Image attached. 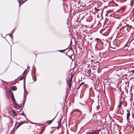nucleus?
Segmentation results:
<instances>
[{
	"instance_id": "nucleus-1",
	"label": "nucleus",
	"mask_w": 134,
	"mask_h": 134,
	"mask_svg": "<svg viewBox=\"0 0 134 134\" xmlns=\"http://www.w3.org/2000/svg\"><path fill=\"white\" fill-rule=\"evenodd\" d=\"M125 24L126 25H125V26L122 27L120 29L117 35V36L120 37L121 39L125 37L129 30V28L127 26V25L129 26V25L126 23H125Z\"/></svg>"
},
{
	"instance_id": "nucleus-2",
	"label": "nucleus",
	"mask_w": 134,
	"mask_h": 134,
	"mask_svg": "<svg viewBox=\"0 0 134 134\" xmlns=\"http://www.w3.org/2000/svg\"><path fill=\"white\" fill-rule=\"evenodd\" d=\"M103 42L100 40H99L96 45V49L98 50L102 49L103 48Z\"/></svg>"
},
{
	"instance_id": "nucleus-3",
	"label": "nucleus",
	"mask_w": 134,
	"mask_h": 134,
	"mask_svg": "<svg viewBox=\"0 0 134 134\" xmlns=\"http://www.w3.org/2000/svg\"><path fill=\"white\" fill-rule=\"evenodd\" d=\"M120 45V43L119 41L117 40H114L112 43L111 47L113 49H116Z\"/></svg>"
},
{
	"instance_id": "nucleus-4",
	"label": "nucleus",
	"mask_w": 134,
	"mask_h": 134,
	"mask_svg": "<svg viewBox=\"0 0 134 134\" xmlns=\"http://www.w3.org/2000/svg\"><path fill=\"white\" fill-rule=\"evenodd\" d=\"M74 54V52L72 50H69L66 53V54L70 58L72 57V56Z\"/></svg>"
},
{
	"instance_id": "nucleus-5",
	"label": "nucleus",
	"mask_w": 134,
	"mask_h": 134,
	"mask_svg": "<svg viewBox=\"0 0 134 134\" xmlns=\"http://www.w3.org/2000/svg\"><path fill=\"white\" fill-rule=\"evenodd\" d=\"M63 8L64 11V12L65 13H66L67 12L69 11L70 10V8L69 7L68 8L66 4H65L64 3H63Z\"/></svg>"
},
{
	"instance_id": "nucleus-6",
	"label": "nucleus",
	"mask_w": 134,
	"mask_h": 134,
	"mask_svg": "<svg viewBox=\"0 0 134 134\" xmlns=\"http://www.w3.org/2000/svg\"><path fill=\"white\" fill-rule=\"evenodd\" d=\"M12 91L10 89L8 90H6L5 91V95L7 98H9V94L11 93L12 92Z\"/></svg>"
},
{
	"instance_id": "nucleus-7",
	"label": "nucleus",
	"mask_w": 134,
	"mask_h": 134,
	"mask_svg": "<svg viewBox=\"0 0 134 134\" xmlns=\"http://www.w3.org/2000/svg\"><path fill=\"white\" fill-rule=\"evenodd\" d=\"M93 102V100H91L88 104V107L90 111H91L90 108H91V109H92V105Z\"/></svg>"
},
{
	"instance_id": "nucleus-8",
	"label": "nucleus",
	"mask_w": 134,
	"mask_h": 134,
	"mask_svg": "<svg viewBox=\"0 0 134 134\" xmlns=\"http://www.w3.org/2000/svg\"><path fill=\"white\" fill-rule=\"evenodd\" d=\"M25 76H22V77H21L20 79L19 80H23V79H24V92H25Z\"/></svg>"
},
{
	"instance_id": "nucleus-9",
	"label": "nucleus",
	"mask_w": 134,
	"mask_h": 134,
	"mask_svg": "<svg viewBox=\"0 0 134 134\" xmlns=\"http://www.w3.org/2000/svg\"><path fill=\"white\" fill-rule=\"evenodd\" d=\"M85 83L84 82H81L79 86V87L78 89H79V88L80 87H81L82 88H83V87H84V86H86L87 85L84 84Z\"/></svg>"
},
{
	"instance_id": "nucleus-10",
	"label": "nucleus",
	"mask_w": 134,
	"mask_h": 134,
	"mask_svg": "<svg viewBox=\"0 0 134 134\" xmlns=\"http://www.w3.org/2000/svg\"><path fill=\"white\" fill-rule=\"evenodd\" d=\"M10 97L11 98L12 100L13 101V102H14V103H15V100L14 98V95L12 92L10 95Z\"/></svg>"
},
{
	"instance_id": "nucleus-11",
	"label": "nucleus",
	"mask_w": 134,
	"mask_h": 134,
	"mask_svg": "<svg viewBox=\"0 0 134 134\" xmlns=\"http://www.w3.org/2000/svg\"><path fill=\"white\" fill-rule=\"evenodd\" d=\"M95 116V118H96L97 119H96V121H98L99 120V119H100L101 118V116L99 114H98V115H94L93 116Z\"/></svg>"
},
{
	"instance_id": "nucleus-12",
	"label": "nucleus",
	"mask_w": 134,
	"mask_h": 134,
	"mask_svg": "<svg viewBox=\"0 0 134 134\" xmlns=\"http://www.w3.org/2000/svg\"><path fill=\"white\" fill-rule=\"evenodd\" d=\"M127 114L126 118L127 121H128L129 119V117L130 115V114L129 111L127 110Z\"/></svg>"
},
{
	"instance_id": "nucleus-13",
	"label": "nucleus",
	"mask_w": 134,
	"mask_h": 134,
	"mask_svg": "<svg viewBox=\"0 0 134 134\" xmlns=\"http://www.w3.org/2000/svg\"><path fill=\"white\" fill-rule=\"evenodd\" d=\"M56 117V116H55L53 119L51 120L47 121L46 123H47L48 125L51 124L52 122Z\"/></svg>"
},
{
	"instance_id": "nucleus-14",
	"label": "nucleus",
	"mask_w": 134,
	"mask_h": 134,
	"mask_svg": "<svg viewBox=\"0 0 134 134\" xmlns=\"http://www.w3.org/2000/svg\"><path fill=\"white\" fill-rule=\"evenodd\" d=\"M110 40L109 39H106L105 40L106 41L105 45L107 46L108 47H109V41Z\"/></svg>"
},
{
	"instance_id": "nucleus-15",
	"label": "nucleus",
	"mask_w": 134,
	"mask_h": 134,
	"mask_svg": "<svg viewBox=\"0 0 134 134\" xmlns=\"http://www.w3.org/2000/svg\"><path fill=\"white\" fill-rule=\"evenodd\" d=\"M13 106L16 109H18L20 107V106L17 103H16L15 102L14 103L13 102Z\"/></svg>"
},
{
	"instance_id": "nucleus-16",
	"label": "nucleus",
	"mask_w": 134,
	"mask_h": 134,
	"mask_svg": "<svg viewBox=\"0 0 134 134\" xmlns=\"http://www.w3.org/2000/svg\"><path fill=\"white\" fill-rule=\"evenodd\" d=\"M11 89L13 91H15L17 89L16 87L15 86H14L11 87Z\"/></svg>"
},
{
	"instance_id": "nucleus-17",
	"label": "nucleus",
	"mask_w": 134,
	"mask_h": 134,
	"mask_svg": "<svg viewBox=\"0 0 134 134\" xmlns=\"http://www.w3.org/2000/svg\"><path fill=\"white\" fill-rule=\"evenodd\" d=\"M69 87L68 89V91H70L71 87V83H69L68 85Z\"/></svg>"
},
{
	"instance_id": "nucleus-18",
	"label": "nucleus",
	"mask_w": 134,
	"mask_h": 134,
	"mask_svg": "<svg viewBox=\"0 0 134 134\" xmlns=\"http://www.w3.org/2000/svg\"><path fill=\"white\" fill-rule=\"evenodd\" d=\"M73 75L71 76L69 80V83H71V82L72 81V79L73 78Z\"/></svg>"
},
{
	"instance_id": "nucleus-19",
	"label": "nucleus",
	"mask_w": 134,
	"mask_h": 134,
	"mask_svg": "<svg viewBox=\"0 0 134 134\" xmlns=\"http://www.w3.org/2000/svg\"><path fill=\"white\" fill-rule=\"evenodd\" d=\"M122 103V102H120L119 103V105L118 106V108H120L121 107V105Z\"/></svg>"
},
{
	"instance_id": "nucleus-20",
	"label": "nucleus",
	"mask_w": 134,
	"mask_h": 134,
	"mask_svg": "<svg viewBox=\"0 0 134 134\" xmlns=\"http://www.w3.org/2000/svg\"><path fill=\"white\" fill-rule=\"evenodd\" d=\"M94 10L96 12V13H98V11L99 10V9L98 8H97L95 7L94 8Z\"/></svg>"
},
{
	"instance_id": "nucleus-21",
	"label": "nucleus",
	"mask_w": 134,
	"mask_h": 134,
	"mask_svg": "<svg viewBox=\"0 0 134 134\" xmlns=\"http://www.w3.org/2000/svg\"><path fill=\"white\" fill-rule=\"evenodd\" d=\"M25 1H21L19 2V6H20L21 4L24 3Z\"/></svg>"
},
{
	"instance_id": "nucleus-22",
	"label": "nucleus",
	"mask_w": 134,
	"mask_h": 134,
	"mask_svg": "<svg viewBox=\"0 0 134 134\" xmlns=\"http://www.w3.org/2000/svg\"><path fill=\"white\" fill-rule=\"evenodd\" d=\"M24 123V122H23V123H20V124H18V125L16 127V129H17L22 124H23Z\"/></svg>"
},
{
	"instance_id": "nucleus-23",
	"label": "nucleus",
	"mask_w": 134,
	"mask_h": 134,
	"mask_svg": "<svg viewBox=\"0 0 134 134\" xmlns=\"http://www.w3.org/2000/svg\"><path fill=\"white\" fill-rule=\"evenodd\" d=\"M60 125H61V123H60V122H58V125L57 126V128L58 129H59L60 127Z\"/></svg>"
},
{
	"instance_id": "nucleus-24",
	"label": "nucleus",
	"mask_w": 134,
	"mask_h": 134,
	"mask_svg": "<svg viewBox=\"0 0 134 134\" xmlns=\"http://www.w3.org/2000/svg\"><path fill=\"white\" fill-rule=\"evenodd\" d=\"M120 114L122 115L124 113V111L123 109H121L120 110Z\"/></svg>"
},
{
	"instance_id": "nucleus-25",
	"label": "nucleus",
	"mask_w": 134,
	"mask_h": 134,
	"mask_svg": "<svg viewBox=\"0 0 134 134\" xmlns=\"http://www.w3.org/2000/svg\"><path fill=\"white\" fill-rule=\"evenodd\" d=\"M95 133H96V132L94 131L89 132V134H94Z\"/></svg>"
},
{
	"instance_id": "nucleus-26",
	"label": "nucleus",
	"mask_w": 134,
	"mask_h": 134,
	"mask_svg": "<svg viewBox=\"0 0 134 134\" xmlns=\"http://www.w3.org/2000/svg\"><path fill=\"white\" fill-rule=\"evenodd\" d=\"M130 44L129 43H127L125 44V46H127L128 47L129 46Z\"/></svg>"
},
{
	"instance_id": "nucleus-27",
	"label": "nucleus",
	"mask_w": 134,
	"mask_h": 134,
	"mask_svg": "<svg viewBox=\"0 0 134 134\" xmlns=\"http://www.w3.org/2000/svg\"><path fill=\"white\" fill-rule=\"evenodd\" d=\"M66 50V49H64L62 50H59L58 51H59L60 52H63L64 51H65Z\"/></svg>"
},
{
	"instance_id": "nucleus-28",
	"label": "nucleus",
	"mask_w": 134,
	"mask_h": 134,
	"mask_svg": "<svg viewBox=\"0 0 134 134\" xmlns=\"http://www.w3.org/2000/svg\"><path fill=\"white\" fill-rule=\"evenodd\" d=\"M133 2L132 0H131L130 2V5L131 6H132L133 5Z\"/></svg>"
},
{
	"instance_id": "nucleus-29",
	"label": "nucleus",
	"mask_w": 134,
	"mask_h": 134,
	"mask_svg": "<svg viewBox=\"0 0 134 134\" xmlns=\"http://www.w3.org/2000/svg\"><path fill=\"white\" fill-rule=\"evenodd\" d=\"M87 73L89 74L91 73V69H90L89 70H88Z\"/></svg>"
},
{
	"instance_id": "nucleus-30",
	"label": "nucleus",
	"mask_w": 134,
	"mask_h": 134,
	"mask_svg": "<svg viewBox=\"0 0 134 134\" xmlns=\"http://www.w3.org/2000/svg\"><path fill=\"white\" fill-rule=\"evenodd\" d=\"M12 111L13 113L14 114V115H16V112H15L13 110Z\"/></svg>"
},
{
	"instance_id": "nucleus-31",
	"label": "nucleus",
	"mask_w": 134,
	"mask_h": 134,
	"mask_svg": "<svg viewBox=\"0 0 134 134\" xmlns=\"http://www.w3.org/2000/svg\"><path fill=\"white\" fill-rule=\"evenodd\" d=\"M130 72H132V74H133V73H134V69L131 70L130 71Z\"/></svg>"
},
{
	"instance_id": "nucleus-32",
	"label": "nucleus",
	"mask_w": 134,
	"mask_h": 134,
	"mask_svg": "<svg viewBox=\"0 0 134 134\" xmlns=\"http://www.w3.org/2000/svg\"><path fill=\"white\" fill-rule=\"evenodd\" d=\"M99 105L97 106V110H98L99 108Z\"/></svg>"
},
{
	"instance_id": "nucleus-33",
	"label": "nucleus",
	"mask_w": 134,
	"mask_h": 134,
	"mask_svg": "<svg viewBox=\"0 0 134 134\" xmlns=\"http://www.w3.org/2000/svg\"><path fill=\"white\" fill-rule=\"evenodd\" d=\"M119 90H120V91L121 92L122 91V89H121V87H119Z\"/></svg>"
},
{
	"instance_id": "nucleus-34",
	"label": "nucleus",
	"mask_w": 134,
	"mask_h": 134,
	"mask_svg": "<svg viewBox=\"0 0 134 134\" xmlns=\"http://www.w3.org/2000/svg\"><path fill=\"white\" fill-rule=\"evenodd\" d=\"M77 111H78V112H79V113L80 114H81V112L79 110H77Z\"/></svg>"
},
{
	"instance_id": "nucleus-35",
	"label": "nucleus",
	"mask_w": 134,
	"mask_h": 134,
	"mask_svg": "<svg viewBox=\"0 0 134 134\" xmlns=\"http://www.w3.org/2000/svg\"><path fill=\"white\" fill-rule=\"evenodd\" d=\"M43 131V129L42 130L41 132L39 134H41L42 133V132Z\"/></svg>"
},
{
	"instance_id": "nucleus-36",
	"label": "nucleus",
	"mask_w": 134,
	"mask_h": 134,
	"mask_svg": "<svg viewBox=\"0 0 134 134\" xmlns=\"http://www.w3.org/2000/svg\"><path fill=\"white\" fill-rule=\"evenodd\" d=\"M72 41L71 39V40L70 42V44L69 46L71 45L72 44Z\"/></svg>"
},
{
	"instance_id": "nucleus-37",
	"label": "nucleus",
	"mask_w": 134,
	"mask_h": 134,
	"mask_svg": "<svg viewBox=\"0 0 134 134\" xmlns=\"http://www.w3.org/2000/svg\"><path fill=\"white\" fill-rule=\"evenodd\" d=\"M121 92V94L122 95L124 94V92L123 91H122Z\"/></svg>"
},
{
	"instance_id": "nucleus-38",
	"label": "nucleus",
	"mask_w": 134,
	"mask_h": 134,
	"mask_svg": "<svg viewBox=\"0 0 134 134\" xmlns=\"http://www.w3.org/2000/svg\"><path fill=\"white\" fill-rule=\"evenodd\" d=\"M24 98L25 100V94H24Z\"/></svg>"
},
{
	"instance_id": "nucleus-39",
	"label": "nucleus",
	"mask_w": 134,
	"mask_h": 134,
	"mask_svg": "<svg viewBox=\"0 0 134 134\" xmlns=\"http://www.w3.org/2000/svg\"><path fill=\"white\" fill-rule=\"evenodd\" d=\"M25 94H26V95H27L28 94L27 93V92L26 91V93H25Z\"/></svg>"
},
{
	"instance_id": "nucleus-40",
	"label": "nucleus",
	"mask_w": 134,
	"mask_h": 134,
	"mask_svg": "<svg viewBox=\"0 0 134 134\" xmlns=\"http://www.w3.org/2000/svg\"><path fill=\"white\" fill-rule=\"evenodd\" d=\"M27 69H26V73L27 72Z\"/></svg>"
},
{
	"instance_id": "nucleus-41",
	"label": "nucleus",
	"mask_w": 134,
	"mask_h": 134,
	"mask_svg": "<svg viewBox=\"0 0 134 134\" xmlns=\"http://www.w3.org/2000/svg\"><path fill=\"white\" fill-rule=\"evenodd\" d=\"M100 130L99 129L98 130H97V131H98V132H99L100 131Z\"/></svg>"
},
{
	"instance_id": "nucleus-42",
	"label": "nucleus",
	"mask_w": 134,
	"mask_h": 134,
	"mask_svg": "<svg viewBox=\"0 0 134 134\" xmlns=\"http://www.w3.org/2000/svg\"><path fill=\"white\" fill-rule=\"evenodd\" d=\"M24 75L25 74V71H24Z\"/></svg>"
},
{
	"instance_id": "nucleus-43",
	"label": "nucleus",
	"mask_w": 134,
	"mask_h": 134,
	"mask_svg": "<svg viewBox=\"0 0 134 134\" xmlns=\"http://www.w3.org/2000/svg\"><path fill=\"white\" fill-rule=\"evenodd\" d=\"M99 55H100V54H101L100 52H99ZM99 56H100V55H99Z\"/></svg>"
},
{
	"instance_id": "nucleus-44",
	"label": "nucleus",
	"mask_w": 134,
	"mask_h": 134,
	"mask_svg": "<svg viewBox=\"0 0 134 134\" xmlns=\"http://www.w3.org/2000/svg\"><path fill=\"white\" fill-rule=\"evenodd\" d=\"M98 39H99L98 38H96V40H98Z\"/></svg>"
},
{
	"instance_id": "nucleus-45",
	"label": "nucleus",
	"mask_w": 134,
	"mask_h": 134,
	"mask_svg": "<svg viewBox=\"0 0 134 134\" xmlns=\"http://www.w3.org/2000/svg\"><path fill=\"white\" fill-rule=\"evenodd\" d=\"M125 106L126 107L127 106V104H125Z\"/></svg>"
},
{
	"instance_id": "nucleus-46",
	"label": "nucleus",
	"mask_w": 134,
	"mask_h": 134,
	"mask_svg": "<svg viewBox=\"0 0 134 134\" xmlns=\"http://www.w3.org/2000/svg\"><path fill=\"white\" fill-rule=\"evenodd\" d=\"M125 98V97H124V99H123V101H124V99Z\"/></svg>"
},
{
	"instance_id": "nucleus-47",
	"label": "nucleus",
	"mask_w": 134,
	"mask_h": 134,
	"mask_svg": "<svg viewBox=\"0 0 134 134\" xmlns=\"http://www.w3.org/2000/svg\"><path fill=\"white\" fill-rule=\"evenodd\" d=\"M133 119H134V116H133Z\"/></svg>"
},
{
	"instance_id": "nucleus-48",
	"label": "nucleus",
	"mask_w": 134,
	"mask_h": 134,
	"mask_svg": "<svg viewBox=\"0 0 134 134\" xmlns=\"http://www.w3.org/2000/svg\"><path fill=\"white\" fill-rule=\"evenodd\" d=\"M32 124H35V123H32Z\"/></svg>"
},
{
	"instance_id": "nucleus-49",
	"label": "nucleus",
	"mask_w": 134,
	"mask_h": 134,
	"mask_svg": "<svg viewBox=\"0 0 134 134\" xmlns=\"http://www.w3.org/2000/svg\"><path fill=\"white\" fill-rule=\"evenodd\" d=\"M92 39V38H91V40Z\"/></svg>"
},
{
	"instance_id": "nucleus-50",
	"label": "nucleus",
	"mask_w": 134,
	"mask_h": 134,
	"mask_svg": "<svg viewBox=\"0 0 134 134\" xmlns=\"http://www.w3.org/2000/svg\"><path fill=\"white\" fill-rule=\"evenodd\" d=\"M28 67H29L28 66Z\"/></svg>"
}]
</instances>
